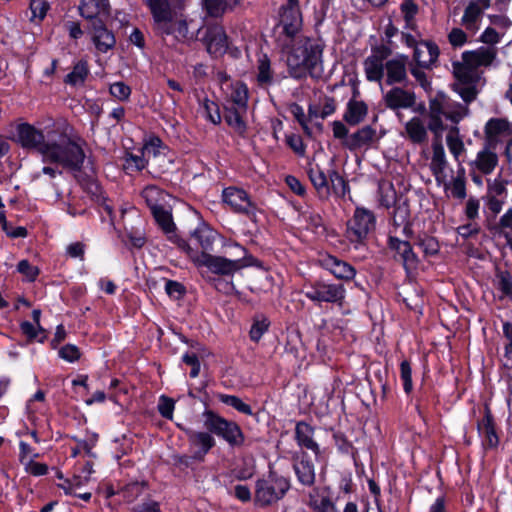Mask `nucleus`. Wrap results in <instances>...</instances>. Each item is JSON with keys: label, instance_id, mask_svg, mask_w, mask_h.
<instances>
[{"label": "nucleus", "instance_id": "1", "mask_svg": "<svg viewBox=\"0 0 512 512\" xmlns=\"http://www.w3.org/2000/svg\"><path fill=\"white\" fill-rule=\"evenodd\" d=\"M15 141L23 148L39 152L44 162L72 170L79 169L84 162L85 154L72 139L71 128L64 121H54L43 130L29 123L18 124Z\"/></svg>", "mask_w": 512, "mask_h": 512}, {"label": "nucleus", "instance_id": "2", "mask_svg": "<svg viewBox=\"0 0 512 512\" xmlns=\"http://www.w3.org/2000/svg\"><path fill=\"white\" fill-rule=\"evenodd\" d=\"M468 113L466 105L451 100L443 93L437 94L429 101L428 128L434 134L435 140L432 143V157L430 169L436 182H443L447 177V157L445 149L440 141L443 131L447 128L444 119L454 124L460 122Z\"/></svg>", "mask_w": 512, "mask_h": 512}, {"label": "nucleus", "instance_id": "3", "mask_svg": "<svg viewBox=\"0 0 512 512\" xmlns=\"http://www.w3.org/2000/svg\"><path fill=\"white\" fill-rule=\"evenodd\" d=\"M498 50L494 46H480L462 53L461 60L453 62L454 91L464 102H472L477 94L482 69L490 67L497 58Z\"/></svg>", "mask_w": 512, "mask_h": 512}, {"label": "nucleus", "instance_id": "4", "mask_svg": "<svg viewBox=\"0 0 512 512\" xmlns=\"http://www.w3.org/2000/svg\"><path fill=\"white\" fill-rule=\"evenodd\" d=\"M286 54L289 72L294 78H301L307 72L313 74L322 64L323 43L304 34L279 43Z\"/></svg>", "mask_w": 512, "mask_h": 512}, {"label": "nucleus", "instance_id": "5", "mask_svg": "<svg viewBox=\"0 0 512 512\" xmlns=\"http://www.w3.org/2000/svg\"><path fill=\"white\" fill-rule=\"evenodd\" d=\"M183 250L197 268H207L208 271L218 275H233L237 271L249 265L246 260L247 251L238 243L230 244L239 253L240 257L228 259L221 256L211 255L207 252H199L193 249L189 244L183 242Z\"/></svg>", "mask_w": 512, "mask_h": 512}, {"label": "nucleus", "instance_id": "6", "mask_svg": "<svg viewBox=\"0 0 512 512\" xmlns=\"http://www.w3.org/2000/svg\"><path fill=\"white\" fill-rule=\"evenodd\" d=\"M203 425L210 432L223 438L231 446H240L244 442L241 428L233 421H229L211 410L202 414Z\"/></svg>", "mask_w": 512, "mask_h": 512}, {"label": "nucleus", "instance_id": "7", "mask_svg": "<svg viewBox=\"0 0 512 512\" xmlns=\"http://www.w3.org/2000/svg\"><path fill=\"white\" fill-rule=\"evenodd\" d=\"M288 489L289 482L286 478L270 474L267 479L257 482L255 500L260 505H268L282 498Z\"/></svg>", "mask_w": 512, "mask_h": 512}, {"label": "nucleus", "instance_id": "8", "mask_svg": "<svg viewBox=\"0 0 512 512\" xmlns=\"http://www.w3.org/2000/svg\"><path fill=\"white\" fill-rule=\"evenodd\" d=\"M375 216L372 211L357 207L353 217L347 223V237L352 243H362L375 228Z\"/></svg>", "mask_w": 512, "mask_h": 512}, {"label": "nucleus", "instance_id": "9", "mask_svg": "<svg viewBox=\"0 0 512 512\" xmlns=\"http://www.w3.org/2000/svg\"><path fill=\"white\" fill-rule=\"evenodd\" d=\"M305 296L313 302L341 304L345 298V288L341 284L316 281L305 286Z\"/></svg>", "mask_w": 512, "mask_h": 512}, {"label": "nucleus", "instance_id": "10", "mask_svg": "<svg viewBox=\"0 0 512 512\" xmlns=\"http://www.w3.org/2000/svg\"><path fill=\"white\" fill-rule=\"evenodd\" d=\"M80 13L83 17L92 19L93 42L96 48L103 53L111 49L115 45L114 35L95 17V13L90 10V4L80 6Z\"/></svg>", "mask_w": 512, "mask_h": 512}, {"label": "nucleus", "instance_id": "11", "mask_svg": "<svg viewBox=\"0 0 512 512\" xmlns=\"http://www.w3.org/2000/svg\"><path fill=\"white\" fill-rule=\"evenodd\" d=\"M279 26L282 32L278 42L287 41L290 38L302 35V15L299 7L281 8Z\"/></svg>", "mask_w": 512, "mask_h": 512}, {"label": "nucleus", "instance_id": "12", "mask_svg": "<svg viewBox=\"0 0 512 512\" xmlns=\"http://www.w3.org/2000/svg\"><path fill=\"white\" fill-rule=\"evenodd\" d=\"M389 246L395 252L397 257L403 264L407 273H412L417 269L418 258L408 241L400 240L396 237L389 238Z\"/></svg>", "mask_w": 512, "mask_h": 512}, {"label": "nucleus", "instance_id": "13", "mask_svg": "<svg viewBox=\"0 0 512 512\" xmlns=\"http://www.w3.org/2000/svg\"><path fill=\"white\" fill-rule=\"evenodd\" d=\"M491 5V0H472L466 7L461 22L468 31L475 33L483 12Z\"/></svg>", "mask_w": 512, "mask_h": 512}, {"label": "nucleus", "instance_id": "14", "mask_svg": "<svg viewBox=\"0 0 512 512\" xmlns=\"http://www.w3.org/2000/svg\"><path fill=\"white\" fill-rule=\"evenodd\" d=\"M204 42L207 51L215 56L223 55L228 48V41L225 31L220 26L209 27L206 31Z\"/></svg>", "mask_w": 512, "mask_h": 512}, {"label": "nucleus", "instance_id": "15", "mask_svg": "<svg viewBox=\"0 0 512 512\" xmlns=\"http://www.w3.org/2000/svg\"><path fill=\"white\" fill-rule=\"evenodd\" d=\"M415 101L416 97L413 92L399 87L392 88L384 95L386 107L392 110L411 108Z\"/></svg>", "mask_w": 512, "mask_h": 512}, {"label": "nucleus", "instance_id": "16", "mask_svg": "<svg viewBox=\"0 0 512 512\" xmlns=\"http://www.w3.org/2000/svg\"><path fill=\"white\" fill-rule=\"evenodd\" d=\"M164 149L162 141L157 137L150 138L144 144L142 154L146 157L148 166L153 169L161 168L163 166V163L166 162Z\"/></svg>", "mask_w": 512, "mask_h": 512}, {"label": "nucleus", "instance_id": "17", "mask_svg": "<svg viewBox=\"0 0 512 512\" xmlns=\"http://www.w3.org/2000/svg\"><path fill=\"white\" fill-rule=\"evenodd\" d=\"M407 56H398L385 62L384 75H386V83L393 85L402 83L407 78L406 64Z\"/></svg>", "mask_w": 512, "mask_h": 512}, {"label": "nucleus", "instance_id": "18", "mask_svg": "<svg viewBox=\"0 0 512 512\" xmlns=\"http://www.w3.org/2000/svg\"><path fill=\"white\" fill-rule=\"evenodd\" d=\"M223 201L234 211L247 213L251 208V202L247 193L236 187H228L223 190Z\"/></svg>", "mask_w": 512, "mask_h": 512}, {"label": "nucleus", "instance_id": "19", "mask_svg": "<svg viewBox=\"0 0 512 512\" xmlns=\"http://www.w3.org/2000/svg\"><path fill=\"white\" fill-rule=\"evenodd\" d=\"M439 186H443L448 197L463 200L466 197V181L465 169L463 166L458 167L457 175L450 181L447 177L443 182H436Z\"/></svg>", "mask_w": 512, "mask_h": 512}, {"label": "nucleus", "instance_id": "20", "mask_svg": "<svg viewBox=\"0 0 512 512\" xmlns=\"http://www.w3.org/2000/svg\"><path fill=\"white\" fill-rule=\"evenodd\" d=\"M358 94V89L354 87L353 98L347 103V108L343 116L344 120L352 126L361 123L368 113L366 103L356 99Z\"/></svg>", "mask_w": 512, "mask_h": 512}, {"label": "nucleus", "instance_id": "21", "mask_svg": "<svg viewBox=\"0 0 512 512\" xmlns=\"http://www.w3.org/2000/svg\"><path fill=\"white\" fill-rule=\"evenodd\" d=\"M223 89L225 92V105L247 107L248 88L244 83H226Z\"/></svg>", "mask_w": 512, "mask_h": 512}, {"label": "nucleus", "instance_id": "22", "mask_svg": "<svg viewBox=\"0 0 512 512\" xmlns=\"http://www.w3.org/2000/svg\"><path fill=\"white\" fill-rule=\"evenodd\" d=\"M225 114L224 119L226 123L238 134H243L246 131V115L247 107L241 106H224Z\"/></svg>", "mask_w": 512, "mask_h": 512}, {"label": "nucleus", "instance_id": "23", "mask_svg": "<svg viewBox=\"0 0 512 512\" xmlns=\"http://www.w3.org/2000/svg\"><path fill=\"white\" fill-rule=\"evenodd\" d=\"M438 47L429 41H420L414 49L413 58L421 67H430L438 58Z\"/></svg>", "mask_w": 512, "mask_h": 512}, {"label": "nucleus", "instance_id": "24", "mask_svg": "<svg viewBox=\"0 0 512 512\" xmlns=\"http://www.w3.org/2000/svg\"><path fill=\"white\" fill-rule=\"evenodd\" d=\"M492 23L496 27H487L480 36V40L490 46L500 42L505 29L510 25V21L503 16H494Z\"/></svg>", "mask_w": 512, "mask_h": 512}, {"label": "nucleus", "instance_id": "25", "mask_svg": "<svg viewBox=\"0 0 512 512\" xmlns=\"http://www.w3.org/2000/svg\"><path fill=\"white\" fill-rule=\"evenodd\" d=\"M188 437L190 444L197 448L193 456L197 460H203L204 456L215 445V439L209 432L190 431Z\"/></svg>", "mask_w": 512, "mask_h": 512}, {"label": "nucleus", "instance_id": "26", "mask_svg": "<svg viewBox=\"0 0 512 512\" xmlns=\"http://www.w3.org/2000/svg\"><path fill=\"white\" fill-rule=\"evenodd\" d=\"M402 136L414 144L426 142L428 133L424 122L419 117H413L405 123Z\"/></svg>", "mask_w": 512, "mask_h": 512}, {"label": "nucleus", "instance_id": "27", "mask_svg": "<svg viewBox=\"0 0 512 512\" xmlns=\"http://www.w3.org/2000/svg\"><path fill=\"white\" fill-rule=\"evenodd\" d=\"M314 429L312 426L305 422L297 423L295 427V438L298 445L302 448H306L315 453V455H319L320 448L319 445L314 441Z\"/></svg>", "mask_w": 512, "mask_h": 512}, {"label": "nucleus", "instance_id": "28", "mask_svg": "<svg viewBox=\"0 0 512 512\" xmlns=\"http://www.w3.org/2000/svg\"><path fill=\"white\" fill-rule=\"evenodd\" d=\"M366 79L370 82H380L384 77L385 63L381 55L375 53L368 56L364 62Z\"/></svg>", "mask_w": 512, "mask_h": 512}, {"label": "nucleus", "instance_id": "29", "mask_svg": "<svg viewBox=\"0 0 512 512\" xmlns=\"http://www.w3.org/2000/svg\"><path fill=\"white\" fill-rule=\"evenodd\" d=\"M446 145L454 160L457 162L458 167L462 166V157L466 152V148L459 129L456 126L449 129L446 135Z\"/></svg>", "mask_w": 512, "mask_h": 512}, {"label": "nucleus", "instance_id": "30", "mask_svg": "<svg viewBox=\"0 0 512 512\" xmlns=\"http://www.w3.org/2000/svg\"><path fill=\"white\" fill-rule=\"evenodd\" d=\"M478 431L482 438V444L485 448H496L499 438L496 434L493 419L489 412L485 414L482 421L478 424Z\"/></svg>", "mask_w": 512, "mask_h": 512}, {"label": "nucleus", "instance_id": "31", "mask_svg": "<svg viewBox=\"0 0 512 512\" xmlns=\"http://www.w3.org/2000/svg\"><path fill=\"white\" fill-rule=\"evenodd\" d=\"M153 215L157 221V223L160 225L162 230L168 235V238L173 241L177 242L179 246L183 249V242L182 240H179L177 235L174 233V223L172 221L171 214L165 210L163 207H155L153 210Z\"/></svg>", "mask_w": 512, "mask_h": 512}, {"label": "nucleus", "instance_id": "32", "mask_svg": "<svg viewBox=\"0 0 512 512\" xmlns=\"http://www.w3.org/2000/svg\"><path fill=\"white\" fill-rule=\"evenodd\" d=\"M323 263L325 268L339 279L350 280L355 276V270L351 265L335 257L328 256Z\"/></svg>", "mask_w": 512, "mask_h": 512}, {"label": "nucleus", "instance_id": "33", "mask_svg": "<svg viewBox=\"0 0 512 512\" xmlns=\"http://www.w3.org/2000/svg\"><path fill=\"white\" fill-rule=\"evenodd\" d=\"M294 470L299 482L305 486H311L315 481V469L313 463L305 453L299 461L294 463Z\"/></svg>", "mask_w": 512, "mask_h": 512}, {"label": "nucleus", "instance_id": "34", "mask_svg": "<svg viewBox=\"0 0 512 512\" xmlns=\"http://www.w3.org/2000/svg\"><path fill=\"white\" fill-rule=\"evenodd\" d=\"M153 15L155 27H165L172 15L168 0H146Z\"/></svg>", "mask_w": 512, "mask_h": 512}, {"label": "nucleus", "instance_id": "35", "mask_svg": "<svg viewBox=\"0 0 512 512\" xmlns=\"http://www.w3.org/2000/svg\"><path fill=\"white\" fill-rule=\"evenodd\" d=\"M256 80L260 86H269L274 80V71L271 67V61L266 54H260L255 66Z\"/></svg>", "mask_w": 512, "mask_h": 512}, {"label": "nucleus", "instance_id": "36", "mask_svg": "<svg viewBox=\"0 0 512 512\" xmlns=\"http://www.w3.org/2000/svg\"><path fill=\"white\" fill-rule=\"evenodd\" d=\"M165 27H155L161 35H173L177 40L185 39L188 35V26L185 20L174 19L173 14L168 17Z\"/></svg>", "mask_w": 512, "mask_h": 512}, {"label": "nucleus", "instance_id": "37", "mask_svg": "<svg viewBox=\"0 0 512 512\" xmlns=\"http://www.w3.org/2000/svg\"><path fill=\"white\" fill-rule=\"evenodd\" d=\"M498 163V157L489 148H484L477 153L473 165L483 174H490Z\"/></svg>", "mask_w": 512, "mask_h": 512}, {"label": "nucleus", "instance_id": "38", "mask_svg": "<svg viewBox=\"0 0 512 512\" xmlns=\"http://www.w3.org/2000/svg\"><path fill=\"white\" fill-rule=\"evenodd\" d=\"M375 133L373 128L365 126L346 138L344 145L351 150L360 148L371 143L375 137Z\"/></svg>", "mask_w": 512, "mask_h": 512}, {"label": "nucleus", "instance_id": "39", "mask_svg": "<svg viewBox=\"0 0 512 512\" xmlns=\"http://www.w3.org/2000/svg\"><path fill=\"white\" fill-rule=\"evenodd\" d=\"M485 133L491 139L499 136H509L512 134V124L506 119L492 118L486 123Z\"/></svg>", "mask_w": 512, "mask_h": 512}, {"label": "nucleus", "instance_id": "40", "mask_svg": "<svg viewBox=\"0 0 512 512\" xmlns=\"http://www.w3.org/2000/svg\"><path fill=\"white\" fill-rule=\"evenodd\" d=\"M192 237L197 241L202 248V252L212 249L213 243L216 238V232L206 225L198 226L192 233Z\"/></svg>", "mask_w": 512, "mask_h": 512}, {"label": "nucleus", "instance_id": "41", "mask_svg": "<svg viewBox=\"0 0 512 512\" xmlns=\"http://www.w3.org/2000/svg\"><path fill=\"white\" fill-rule=\"evenodd\" d=\"M309 177L318 194L322 197H328L330 194V187L329 179L326 174L316 166L309 170Z\"/></svg>", "mask_w": 512, "mask_h": 512}, {"label": "nucleus", "instance_id": "42", "mask_svg": "<svg viewBox=\"0 0 512 512\" xmlns=\"http://www.w3.org/2000/svg\"><path fill=\"white\" fill-rule=\"evenodd\" d=\"M494 285L502 293L501 298L512 300V275L508 270H496Z\"/></svg>", "mask_w": 512, "mask_h": 512}, {"label": "nucleus", "instance_id": "43", "mask_svg": "<svg viewBox=\"0 0 512 512\" xmlns=\"http://www.w3.org/2000/svg\"><path fill=\"white\" fill-rule=\"evenodd\" d=\"M199 113L213 124L221 122V115L217 103L208 98L200 102Z\"/></svg>", "mask_w": 512, "mask_h": 512}, {"label": "nucleus", "instance_id": "44", "mask_svg": "<svg viewBox=\"0 0 512 512\" xmlns=\"http://www.w3.org/2000/svg\"><path fill=\"white\" fill-rule=\"evenodd\" d=\"M310 505L316 512H335L333 502L324 492L311 494Z\"/></svg>", "mask_w": 512, "mask_h": 512}, {"label": "nucleus", "instance_id": "45", "mask_svg": "<svg viewBox=\"0 0 512 512\" xmlns=\"http://www.w3.org/2000/svg\"><path fill=\"white\" fill-rule=\"evenodd\" d=\"M146 489V482H132L122 488L121 494L126 502L133 503L145 492Z\"/></svg>", "mask_w": 512, "mask_h": 512}, {"label": "nucleus", "instance_id": "46", "mask_svg": "<svg viewBox=\"0 0 512 512\" xmlns=\"http://www.w3.org/2000/svg\"><path fill=\"white\" fill-rule=\"evenodd\" d=\"M270 321L264 315H258L254 318L250 329V338L254 342H258L262 336L268 331Z\"/></svg>", "mask_w": 512, "mask_h": 512}, {"label": "nucleus", "instance_id": "47", "mask_svg": "<svg viewBox=\"0 0 512 512\" xmlns=\"http://www.w3.org/2000/svg\"><path fill=\"white\" fill-rule=\"evenodd\" d=\"M142 196L152 210L155 207H160V202L164 199L163 191L154 185H149L144 188Z\"/></svg>", "mask_w": 512, "mask_h": 512}, {"label": "nucleus", "instance_id": "48", "mask_svg": "<svg viewBox=\"0 0 512 512\" xmlns=\"http://www.w3.org/2000/svg\"><path fill=\"white\" fill-rule=\"evenodd\" d=\"M87 75H88L87 64L85 62H79L74 66L72 72H70L66 76V82L73 86L81 85L84 83Z\"/></svg>", "mask_w": 512, "mask_h": 512}, {"label": "nucleus", "instance_id": "49", "mask_svg": "<svg viewBox=\"0 0 512 512\" xmlns=\"http://www.w3.org/2000/svg\"><path fill=\"white\" fill-rule=\"evenodd\" d=\"M219 400L222 403L233 407L234 409H236L237 411H239V412H241L243 414L252 415L251 407L248 404L244 403L237 396L227 395V394H220L219 395Z\"/></svg>", "mask_w": 512, "mask_h": 512}, {"label": "nucleus", "instance_id": "50", "mask_svg": "<svg viewBox=\"0 0 512 512\" xmlns=\"http://www.w3.org/2000/svg\"><path fill=\"white\" fill-rule=\"evenodd\" d=\"M88 482H84L82 475H75L72 479H64L58 484L66 495H77V490L83 487Z\"/></svg>", "mask_w": 512, "mask_h": 512}, {"label": "nucleus", "instance_id": "51", "mask_svg": "<svg viewBox=\"0 0 512 512\" xmlns=\"http://www.w3.org/2000/svg\"><path fill=\"white\" fill-rule=\"evenodd\" d=\"M329 181L331 183L332 191L338 197H344L349 191L347 182L336 171H331L329 173Z\"/></svg>", "mask_w": 512, "mask_h": 512}, {"label": "nucleus", "instance_id": "52", "mask_svg": "<svg viewBox=\"0 0 512 512\" xmlns=\"http://www.w3.org/2000/svg\"><path fill=\"white\" fill-rule=\"evenodd\" d=\"M29 8L32 13V22H41L49 9V4L45 0H30Z\"/></svg>", "mask_w": 512, "mask_h": 512}, {"label": "nucleus", "instance_id": "53", "mask_svg": "<svg viewBox=\"0 0 512 512\" xmlns=\"http://www.w3.org/2000/svg\"><path fill=\"white\" fill-rule=\"evenodd\" d=\"M417 11L418 7L412 0H405L401 5V12L406 22V26L410 29H414V18Z\"/></svg>", "mask_w": 512, "mask_h": 512}, {"label": "nucleus", "instance_id": "54", "mask_svg": "<svg viewBox=\"0 0 512 512\" xmlns=\"http://www.w3.org/2000/svg\"><path fill=\"white\" fill-rule=\"evenodd\" d=\"M45 393L42 390H38L27 402V411L30 415H33L41 411L44 407Z\"/></svg>", "mask_w": 512, "mask_h": 512}, {"label": "nucleus", "instance_id": "55", "mask_svg": "<svg viewBox=\"0 0 512 512\" xmlns=\"http://www.w3.org/2000/svg\"><path fill=\"white\" fill-rule=\"evenodd\" d=\"M17 271L28 281H34L39 274L38 267L32 265L28 260H21L17 265Z\"/></svg>", "mask_w": 512, "mask_h": 512}, {"label": "nucleus", "instance_id": "56", "mask_svg": "<svg viewBox=\"0 0 512 512\" xmlns=\"http://www.w3.org/2000/svg\"><path fill=\"white\" fill-rule=\"evenodd\" d=\"M418 245L427 256L435 255L439 251V244L434 237L424 236L419 239Z\"/></svg>", "mask_w": 512, "mask_h": 512}, {"label": "nucleus", "instance_id": "57", "mask_svg": "<svg viewBox=\"0 0 512 512\" xmlns=\"http://www.w3.org/2000/svg\"><path fill=\"white\" fill-rule=\"evenodd\" d=\"M411 367L408 361L404 360L400 364V377L403 381V388L406 393H410L413 389Z\"/></svg>", "mask_w": 512, "mask_h": 512}, {"label": "nucleus", "instance_id": "58", "mask_svg": "<svg viewBox=\"0 0 512 512\" xmlns=\"http://www.w3.org/2000/svg\"><path fill=\"white\" fill-rule=\"evenodd\" d=\"M110 94L120 101H125L131 94V89L124 82H115L110 86Z\"/></svg>", "mask_w": 512, "mask_h": 512}, {"label": "nucleus", "instance_id": "59", "mask_svg": "<svg viewBox=\"0 0 512 512\" xmlns=\"http://www.w3.org/2000/svg\"><path fill=\"white\" fill-rule=\"evenodd\" d=\"M449 43L453 47H462L468 41L467 34L460 28H453L448 34Z\"/></svg>", "mask_w": 512, "mask_h": 512}, {"label": "nucleus", "instance_id": "60", "mask_svg": "<svg viewBox=\"0 0 512 512\" xmlns=\"http://www.w3.org/2000/svg\"><path fill=\"white\" fill-rule=\"evenodd\" d=\"M74 439L77 442V446L74 449H72V457H76L82 450L90 455L91 450L97 441V435L93 434L89 441L80 440L76 438Z\"/></svg>", "mask_w": 512, "mask_h": 512}, {"label": "nucleus", "instance_id": "61", "mask_svg": "<svg viewBox=\"0 0 512 512\" xmlns=\"http://www.w3.org/2000/svg\"><path fill=\"white\" fill-rule=\"evenodd\" d=\"M174 401L166 396H161L158 404L159 413L167 418L172 419L174 411Z\"/></svg>", "mask_w": 512, "mask_h": 512}, {"label": "nucleus", "instance_id": "62", "mask_svg": "<svg viewBox=\"0 0 512 512\" xmlns=\"http://www.w3.org/2000/svg\"><path fill=\"white\" fill-rule=\"evenodd\" d=\"M25 471L33 476H43L47 474L48 466L31 459L25 463Z\"/></svg>", "mask_w": 512, "mask_h": 512}, {"label": "nucleus", "instance_id": "63", "mask_svg": "<svg viewBox=\"0 0 512 512\" xmlns=\"http://www.w3.org/2000/svg\"><path fill=\"white\" fill-rule=\"evenodd\" d=\"M59 356L68 362H74L79 359L80 353L76 346L68 344L59 350Z\"/></svg>", "mask_w": 512, "mask_h": 512}, {"label": "nucleus", "instance_id": "64", "mask_svg": "<svg viewBox=\"0 0 512 512\" xmlns=\"http://www.w3.org/2000/svg\"><path fill=\"white\" fill-rule=\"evenodd\" d=\"M133 512H162L157 501L148 499L132 507Z\"/></svg>", "mask_w": 512, "mask_h": 512}]
</instances>
